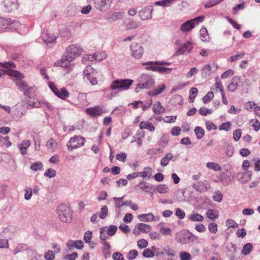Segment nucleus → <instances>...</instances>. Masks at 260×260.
<instances>
[{"label": "nucleus", "instance_id": "f257e3e1", "mask_svg": "<svg viewBox=\"0 0 260 260\" xmlns=\"http://www.w3.org/2000/svg\"><path fill=\"white\" fill-rule=\"evenodd\" d=\"M82 52V49L79 46L71 45L68 46L64 54L62 57L59 66L66 68L67 72H69L72 70L73 64L71 62L75 58L79 56Z\"/></svg>", "mask_w": 260, "mask_h": 260}, {"label": "nucleus", "instance_id": "f03ea898", "mask_svg": "<svg viewBox=\"0 0 260 260\" xmlns=\"http://www.w3.org/2000/svg\"><path fill=\"white\" fill-rule=\"evenodd\" d=\"M59 219L63 222H69L72 218V210L64 204L60 205L57 209Z\"/></svg>", "mask_w": 260, "mask_h": 260}, {"label": "nucleus", "instance_id": "7ed1b4c3", "mask_svg": "<svg viewBox=\"0 0 260 260\" xmlns=\"http://www.w3.org/2000/svg\"><path fill=\"white\" fill-rule=\"evenodd\" d=\"M133 83V80L131 79H117L111 83L110 88L111 90H126Z\"/></svg>", "mask_w": 260, "mask_h": 260}, {"label": "nucleus", "instance_id": "20e7f679", "mask_svg": "<svg viewBox=\"0 0 260 260\" xmlns=\"http://www.w3.org/2000/svg\"><path fill=\"white\" fill-rule=\"evenodd\" d=\"M8 75L10 76L17 78L15 82L16 85L18 87L19 90L21 91H23L26 89V88L28 85L25 82L21 80L22 78H24V76L22 74L17 71L10 70L8 72Z\"/></svg>", "mask_w": 260, "mask_h": 260}, {"label": "nucleus", "instance_id": "39448f33", "mask_svg": "<svg viewBox=\"0 0 260 260\" xmlns=\"http://www.w3.org/2000/svg\"><path fill=\"white\" fill-rule=\"evenodd\" d=\"M85 140L80 136H75L71 138L67 144L68 149L72 151L74 149H77L82 147L84 145Z\"/></svg>", "mask_w": 260, "mask_h": 260}, {"label": "nucleus", "instance_id": "423d86ee", "mask_svg": "<svg viewBox=\"0 0 260 260\" xmlns=\"http://www.w3.org/2000/svg\"><path fill=\"white\" fill-rule=\"evenodd\" d=\"M204 18V16H201L186 21L181 25L180 30L183 32L189 31L194 27L196 25L202 22Z\"/></svg>", "mask_w": 260, "mask_h": 260}, {"label": "nucleus", "instance_id": "0eeeda50", "mask_svg": "<svg viewBox=\"0 0 260 260\" xmlns=\"http://www.w3.org/2000/svg\"><path fill=\"white\" fill-rule=\"evenodd\" d=\"M113 1L114 0H95L94 7L100 12H105L110 9Z\"/></svg>", "mask_w": 260, "mask_h": 260}, {"label": "nucleus", "instance_id": "6e6552de", "mask_svg": "<svg viewBox=\"0 0 260 260\" xmlns=\"http://www.w3.org/2000/svg\"><path fill=\"white\" fill-rule=\"evenodd\" d=\"M131 55L136 59H140L144 53V48L141 43L133 42L130 46Z\"/></svg>", "mask_w": 260, "mask_h": 260}, {"label": "nucleus", "instance_id": "1a4fd4ad", "mask_svg": "<svg viewBox=\"0 0 260 260\" xmlns=\"http://www.w3.org/2000/svg\"><path fill=\"white\" fill-rule=\"evenodd\" d=\"M20 25V23L18 21H12L11 19H6L0 17V27L13 29L19 27Z\"/></svg>", "mask_w": 260, "mask_h": 260}, {"label": "nucleus", "instance_id": "9d476101", "mask_svg": "<svg viewBox=\"0 0 260 260\" xmlns=\"http://www.w3.org/2000/svg\"><path fill=\"white\" fill-rule=\"evenodd\" d=\"M153 8L152 6H147L141 11H139L138 14L140 18L143 20L150 19L152 18V12Z\"/></svg>", "mask_w": 260, "mask_h": 260}, {"label": "nucleus", "instance_id": "9b49d317", "mask_svg": "<svg viewBox=\"0 0 260 260\" xmlns=\"http://www.w3.org/2000/svg\"><path fill=\"white\" fill-rule=\"evenodd\" d=\"M105 112L103 106H96L92 108H88L86 109V113L93 117L100 116Z\"/></svg>", "mask_w": 260, "mask_h": 260}, {"label": "nucleus", "instance_id": "f8f14e48", "mask_svg": "<svg viewBox=\"0 0 260 260\" xmlns=\"http://www.w3.org/2000/svg\"><path fill=\"white\" fill-rule=\"evenodd\" d=\"M192 187L195 190L201 192L206 191L210 188L207 180L193 183Z\"/></svg>", "mask_w": 260, "mask_h": 260}, {"label": "nucleus", "instance_id": "ddd939ff", "mask_svg": "<svg viewBox=\"0 0 260 260\" xmlns=\"http://www.w3.org/2000/svg\"><path fill=\"white\" fill-rule=\"evenodd\" d=\"M141 81L143 82L145 85V88H149L153 86L154 84V81L152 77L148 75H142L141 77Z\"/></svg>", "mask_w": 260, "mask_h": 260}, {"label": "nucleus", "instance_id": "4468645a", "mask_svg": "<svg viewBox=\"0 0 260 260\" xmlns=\"http://www.w3.org/2000/svg\"><path fill=\"white\" fill-rule=\"evenodd\" d=\"M4 4L6 10L9 12L16 10L18 7L17 0H4Z\"/></svg>", "mask_w": 260, "mask_h": 260}, {"label": "nucleus", "instance_id": "2eb2a0df", "mask_svg": "<svg viewBox=\"0 0 260 260\" xmlns=\"http://www.w3.org/2000/svg\"><path fill=\"white\" fill-rule=\"evenodd\" d=\"M124 12H116L112 13L109 15L106 20L109 22H113L117 20L121 19L124 17Z\"/></svg>", "mask_w": 260, "mask_h": 260}, {"label": "nucleus", "instance_id": "dca6fc26", "mask_svg": "<svg viewBox=\"0 0 260 260\" xmlns=\"http://www.w3.org/2000/svg\"><path fill=\"white\" fill-rule=\"evenodd\" d=\"M57 37L51 34H46L43 37V41L49 46H51L53 44L56 43Z\"/></svg>", "mask_w": 260, "mask_h": 260}, {"label": "nucleus", "instance_id": "f3484780", "mask_svg": "<svg viewBox=\"0 0 260 260\" xmlns=\"http://www.w3.org/2000/svg\"><path fill=\"white\" fill-rule=\"evenodd\" d=\"M192 44L190 42L183 44L177 51V53L181 55L185 53H188L192 49Z\"/></svg>", "mask_w": 260, "mask_h": 260}, {"label": "nucleus", "instance_id": "a211bd4d", "mask_svg": "<svg viewBox=\"0 0 260 260\" xmlns=\"http://www.w3.org/2000/svg\"><path fill=\"white\" fill-rule=\"evenodd\" d=\"M55 95L62 100H66L70 96V93L65 87H62L58 89L55 92Z\"/></svg>", "mask_w": 260, "mask_h": 260}, {"label": "nucleus", "instance_id": "6ab92c4d", "mask_svg": "<svg viewBox=\"0 0 260 260\" xmlns=\"http://www.w3.org/2000/svg\"><path fill=\"white\" fill-rule=\"evenodd\" d=\"M158 61H149L143 62L142 64L146 66L145 69L147 70H150L153 72H157L158 64Z\"/></svg>", "mask_w": 260, "mask_h": 260}, {"label": "nucleus", "instance_id": "aec40b11", "mask_svg": "<svg viewBox=\"0 0 260 260\" xmlns=\"http://www.w3.org/2000/svg\"><path fill=\"white\" fill-rule=\"evenodd\" d=\"M237 177L242 183H245L250 180L251 174L249 173L239 172L237 174Z\"/></svg>", "mask_w": 260, "mask_h": 260}, {"label": "nucleus", "instance_id": "412c9836", "mask_svg": "<svg viewBox=\"0 0 260 260\" xmlns=\"http://www.w3.org/2000/svg\"><path fill=\"white\" fill-rule=\"evenodd\" d=\"M30 145V142L27 140L23 141L21 144L18 145V147L21 154L25 155L27 153V149L29 147Z\"/></svg>", "mask_w": 260, "mask_h": 260}, {"label": "nucleus", "instance_id": "4be33fe9", "mask_svg": "<svg viewBox=\"0 0 260 260\" xmlns=\"http://www.w3.org/2000/svg\"><path fill=\"white\" fill-rule=\"evenodd\" d=\"M138 188H140L145 190L146 192H148L153 189V186L150 185L146 182H141L135 187L136 189L137 190Z\"/></svg>", "mask_w": 260, "mask_h": 260}, {"label": "nucleus", "instance_id": "5701e85b", "mask_svg": "<svg viewBox=\"0 0 260 260\" xmlns=\"http://www.w3.org/2000/svg\"><path fill=\"white\" fill-rule=\"evenodd\" d=\"M173 158V155L171 153H167L165 154V156L163 157L160 160V165L162 167L167 166L170 161Z\"/></svg>", "mask_w": 260, "mask_h": 260}, {"label": "nucleus", "instance_id": "b1692460", "mask_svg": "<svg viewBox=\"0 0 260 260\" xmlns=\"http://www.w3.org/2000/svg\"><path fill=\"white\" fill-rule=\"evenodd\" d=\"M137 228H139L141 232L144 233H148L151 230V226L148 224L143 223H140L137 224Z\"/></svg>", "mask_w": 260, "mask_h": 260}, {"label": "nucleus", "instance_id": "393cba45", "mask_svg": "<svg viewBox=\"0 0 260 260\" xmlns=\"http://www.w3.org/2000/svg\"><path fill=\"white\" fill-rule=\"evenodd\" d=\"M153 112L157 114L164 113L165 109L161 105L160 102H157L153 104Z\"/></svg>", "mask_w": 260, "mask_h": 260}, {"label": "nucleus", "instance_id": "a878e982", "mask_svg": "<svg viewBox=\"0 0 260 260\" xmlns=\"http://www.w3.org/2000/svg\"><path fill=\"white\" fill-rule=\"evenodd\" d=\"M139 176L145 178L148 177V178H150L152 173V168L149 167H146L144 168V171L143 172H138Z\"/></svg>", "mask_w": 260, "mask_h": 260}, {"label": "nucleus", "instance_id": "bb28decb", "mask_svg": "<svg viewBox=\"0 0 260 260\" xmlns=\"http://www.w3.org/2000/svg\"><path fill=\"white\" fill-rule=\"evenodd\" d=\"M140 129H147L150 132H153L155 127L151 123H149L145 121H142L139 124Z\"/></svg>", "mask_w": 260, "mask_h": 260}, {"label": "nucleus", "instance_id": "cd10ccee", "mask_svg": "<svg viewBox=\"0 0 260 260\" xmlns=\"http://www.w3.org/2000/svg\"><path fill=\"white\" fill-rule=\"evenodd\" d=\"M29 105L33 108H40L43 105H45L47 107L49 108L50 106L48 103L43 101H40L38 100L29 103Z\"/></svg>", "mask_w": 260, "mask_h": 260}, {"label": "nucleus", "instance_id": "c85d7f7f", "mask_svg": "<svg viewBox=\"0 0 260 260\" xmlns=\"http://www.w3.org/2000/svg\"><path fill=\"white\" fill-rule=\"evenodd\" d=\"M46 146L48 149H51L52 151H54L57 148V143L55 140L51 138L47 141Z\"/></svg>", "mask_w": 260, "mask_h": 260}, {"label": "nucleus", "instance_id": "c756f323", "mask_svg": "<svg viewBox=\"0 0 260 260\" xmlns=\"http://www.w3.org/2000/svg\"><path fill=\"white\" fill-rule=\"evenodd\" d=\"M207 217L211 219L215 220L218 218L219 214L216 210L208 209L206 212Z\"/></svg>", "mask_w": 260, "mask_h": 260}, {"label": "nucleus", "instance_id": "7c9ffc66", "mask_svg": "<svg viewBox=\"0 0 260 260\" xmlns=\"http://www.w3.org/2000/svg\"><path fill=\"white\" fill-rule=\"evenodd\" d=\"M72 245L75 246L76 248L80 249L83 247V243L81 240L75 241H69L67 244V246L69 247Z\"/></svg>", "mask_w": 260, "mask_h": 260}, {"label": "nucleus", "instance_id": "2f4dec72", "mask_svg": "<svg viewBox=\"0 0 260 260\" xmlns=\"http://www.w3.org/2000/svg\"><path fill=\"white\" fill-rule=\"evenodd\" d=\"M94 60L100 62L103 60V59L106 58L108 56V55L106 52H101L100 53H95L94 54Z\"/></svg>", "mask_w": 260, "mask_h": 260}, {"label": "nucleus", "instance_id": "473e14b6", "mask_svg": "<svg viewBox=\"0 0 260 260\" xmlns=\"http://www.w3.org/2000/svg\"><path fill=\"white\" fill-rule=\"evenodd\" d=\"M253 249V245L252 244L248 243L243 246L242 253L243 255H246L249 254Z\"/></svg>", "mask_w": 260, "mask_h": 260}, {"label": "nucleus", "instance_id": "72a5a7b5", "mask_svg": "<svg viewBox=\"0 0 260 260\" xmlns=\"http://www.w3.org/2000/svg\"><path fill=\"white\" fill-rule=\"evenodd\" d=\"M166 88V86L164 84L161 85L156 89H154L150 92V94L152 96L157 95L164 92Z\"/></svg>", "mask_w": 260, "mask_h": 260}, {"label": "nucleus", "instance_id": "f704fd0d", "mask_svg": "<svg viewBox=\"0 0 260 260\" xmlns=\"http://www.w3.org/2000/svg\"><path fill=\"white\" fill-rule=\"evenodd\" d=\"M141 217H146V219H144V222H149L154 220V216L152 213H149L138 215L139 219H141Z\"/></svg>", "mask_w": 260, "mask_h": 260}, {"label": "nucleus", "instance_id": "c9c22d12", "mask_svg": "<svg viewBox=\"0 0 260 260\" xmlns=\"http://www.w3.org/2000/svg\"><path fill=\"white\" fill-rule=\"evenodd\" d=\"M188 218L192 221H202L204 220L203 216L198 213L190 215Z\"/></svg>", "mask_w": 260, "mask_h": 260}, {"label": "nucleus", "instance_id": "e433bc0d", "mask_svg": "<svg viewBox=\"0 0 260 260\" xmlns=\"http://www.w3.org/2000/svg\"><path fill=\"white\" fill-rule=\"evenodd\" d=\"M108 207L106 206H103L101 209V211L99 214V216L101 219H105L108 215Z\"/></svg>", "mask_w": 260, "mask_h": 260}, {"label": "nucleus", "instance_id": "4c0bfd02", "mask_svg": "<svg viewBox=\"0 0 260 260\" xmlns=\"http://www.w3.org/2000/svg\"><path fill=\"white\" fill-rule=\"evenodd\" d=\"M190 95L189 96V100L190 103H192L194 101V99L196 98L198 92V90L196 87H192L190 90Z\"/></svg>", "mask_w": 260, "mask_h": 260}, {"label": "nucleus", "instance_id": "58836bf2", "mask_svg": "<svg viewBox=\"0 0 260 260\" xmlns=\"http://www.w3.org/2000/svg\"><path fill=\"white\" fill-rule=\"evenodd\" d=\"M95 73L94 69L91 66H87L83 71L84 79Z\"/></svg>", "mask_w": 260, "mask_h": 260}, {"label": "nucleus", "instance_id": "ea45409f", "mask_svg": "<svg viewBox=\"0 0 260 260\" xmlns=\"http://www.w3.org/2000/svg\"><path fill=\"white\" fill-rule=\"evenodd\" d=\"M194 132L198 139L202 138L205 134L204 130L200 126H197L194 129Z\"/></svg>", "mask_w": 260, "mask_h": 260}, {"label": "nucleus", "instance_id": "a19ab883", "mask_svg": "<svg viewBox=\"0 0 260 260\" xmlns=\"http://www.w3.org/2000/svg\"><path fill=\"white\" fill-rule=\"evenodd\" d=\"M157 191L160 193H166L169 191V188L166 184H159L156 186Z\"/></svg>", "mask_w": 260, "mask_h": 260}, {"label": "nucleus", "instance_id": "79ce46f5", "mask_svg": "<svg viewBox=\"0 0 260 260\" xmlns=\"http://www.w3.org/2000/svg\"><path fill=\"white\" fill-rule=\"evenodd\" d=\"M206 166L207 168L214 171H220L221 169L220 166L218 164L214 162H207Z\"/></svg>", "mask_w": 260, "mask_h": 260}, {"label": "nucleus", "instance_id": "37998d69", "mask_svg": "<svg viewBox=\"0 0 260 260\" xmlns=\"http://www.w3.org/2000/svg\"><path fill=\"white\" fill-rule=\"evenodd\" d=\"M30 168L34 171L41 170L43 169V165L40 162H35L31 164Z\"/></svg>", "mask_w": 260, "mask_h": 260}, {"label": "nucleus", "instance_id": "c03bdc74", "mask_svg": "<svg viewBox=\"0 0 260 260\" xmlns=\"http://www.w3.org/2000/svg\"><path fill=\"white\" fill-rule=\"evenodd\" d=\"M117 230V228L116 225H111L107 230L106 229L107 235L110 236H113Z\"/></svg>", "mask_w": 260, "mask_h": 260}, {"label": "nucleus", "instance_id": "a18cd8bd", "mask_svg": "<svg viewBox=\"0 0 260 260\" xmlns=\"http://www.w3.org/2000/svg\"><path fill=\"white\" fill-rule=\"evenodd\" d=\"M214 98L212 91H209L203 98V102L205 104L209 103Z\"/></svg>", "mask_w": 260, "mask_h": 260}, {"label": "nucleus", "instance_id": "49530a36", "mask_svg": "<svg viewBox=\"0 0 260 260\" xmlns=\"http://www.w3.org/2000/svg\"><path fill=\"white\" fill-rule=\"evenodd\" d=\"M139 23L134 21H131L129 23L126 24V28L127 29H135L138 27Z\"/></svg>", "mask_w": 260, "mask_h": 260}, {"label": "nucleus", "instance_id": "de8ad7c7", "mask_svg": "<svg viewBox=\"0 0 260 260\" xmlns=\"http://www.w3.org/2000/svg\"><path fill=\"white\" fill-rule=\"evenodd\" d=\"M46 260H53L55 258V253L52 250H48L44 254Z\"/></svg>", "mask_w": 260, "mask_h": 260}, {"label": "nucleus", "instance_id": "09e8293b", "mask_svg": "<svg viewBox=\"0 0 260 260\" xmlns=\"http://www.w3.org/2000/svg\"><path fill=\"white\" fill-rule=\"evenodd\" d=\"M160 66H158L157 72L160 74H169L170 73L172 69L163 67H160Z\"/></svg>", "mask_w": 260, "mask_h": 260}, {"label": "nucleus", "instance_id": "8fccbe9b", "mask_svg": "<svg viewBox=\"0 0 260 260\" xmlns=\"http://www.w3.org/2000/svg\"><path fill=\"white\" fill-rule=\"evenodd\" d=\"M180 260H190L191 258V255L185 251H182L179 254Z\"/></svg>", "mask_w": 260, "mask_h": 260}, {"label": "nucleus", "instance_id": "3c124183", "mask_svg": "<svg viewBox=\"0 0 260 260\" xmlns=\"http://www.w3.org/2000/svg\"><path fill=\"white\" fill-rule=\"evenodd\" d=\"M160 233L166 236H172L171 229L167 227H161L159 230Z\"/></svg>", "mask_w": 260, "mask_h": 260}, {"label": "nucleus", "instance_id": "603ef678", "mask_svg": "<svg viewBox=\"0 0 260 260\" xmlns=\"http://www.w3.org/2000/svg\"><path fill=\"white\" fill-rule=\"evenodd\" d=\"M56 171L52 169H48L44 173V175L50 178H53L56 175Z\"/></svg>", "mask_w": 260, "mask_h": 260}, {"label": "nucleus", "instance_id": "864d4df0", "mask_svg": "<svg viewBox=\"0 0 260 260\" xmlns=\"http://www.w3.org/2000/svg\"><path fill=\"white\" fill-rule=\"evenodd\" d=\"M245 55L244 52H241L238 54L231 56L230 58L229 61L230 62L236 61L240 58H242Z\"/></svg>", "mask_w": 260, "mask_h": 260}, {"label": "nucleus", "instance_id": "5fc2aeb1", "mask_svg": "<svg viewBox=\"0 0 260 260\" xmlns=\"http://www.w3.org/2000/svg\"><path fill=\"white\" fill-rule=\"evenodd\" d=\"M95 74H92L89 76H88L85 79H87L89 81L92 85H95L98 84V80L95 77Z\"/></svg>", "mask_w": 260, "mask_h": 260}, {"label": "nucleus", "instance_id": "6e6d98bb", "mask_svg": "<svg viewBox=\"0 0 260 260\" xmlns=\"http://www.w3.org/2000/svg\"><path fill=\"white\" fill-rule=\"evenodd\" d=\"M138 251L136 250H132L127 254V258L129 260L134 259L138 255Z\"/></svg>", "mask_w": 260, "mask_h": 260}, {"label": "nucleus", "instance_id": "4d7b16f0", "mask_svg": "<svg viewBox=\"0 0 260 260\" xmlns=\"http://www.w3.org/2000/svg\"><path fill=\"white\" fill-rule=\"evenodd\" d=\"M231 127V123L230 122H226L222 123L219 126V130H224L225 131H230Z\"/></svg>", "mask_w": 260, "mask_h": 260}, {"label": "nucleus", "instance_id": "13d9d810", "mask_svg": "<svg viewBox=\"0 0 260 260\" xmlns=\"http://www.w3.org/2000/svg\"><path fill=\"white\" fill-rule=\"evenodd\" d=\"M177 241L178 242L181 244H185L186 243V240L185 239V235L184 233H179L177 234Z\"/></svg>", "mask_w": 260, "mask_h": 260}, {"label": "nucleus", "instance_id": "bf43d9fd", "mask_svg": "<svg viewBox=\"0 0 260 260\" xmlns=\"http://www.w3.org/2000/svg\"><path fill=\"white\" fill-rule=\"evenodd\" d=\"M242 131L241 129H236L233 132V139L235 141H238L241 138Z\"/></svg>", "mask_w": 260, "mask_h": 260}, {"label": "nucleus", "instance_id": "052dcab7", "mask_svg": "<svg viewBox=\"0 0 260 260\" xmlns=\"http://www.w3.org/2000/svg\"><path fill=\"white\" fill-rule=\"evenodd\" d=\"M213 200L217 202H220L222 200V194L219 191H217L213 196Z\"/></svg>", "mask_w": 260, "mask_h": 260}, {"label": "nucleus", "instance_id": "680f3d73", "mask_svg": "<svg viewBox=\"0 0 260 260\" xmlns=\"http://www.w3.org/2000/svg\"><path fill=\"white\" fill-rule=\"evenodd\" d=\"M232 80L233 81L231 82V83L228 86V89L230 91L233 92V91H235V90L237 87V82H234V81L236 80H235V77L234 78H233Z\"/></svg>", "mask_w": 260, "mask_h": 260}, {"label": "nucleus", "instance_id": "e2e57ef3", "mask_svg": "<svg viewBox=\"0 0 260 260\" xmlns=\"http://www.w3.org/2000/svg\"><path fill=\"white\" fill-rule=\"evenodd\" d=\"M199 113L202 116H206L207 114H210L212 113V111L211 109H208L205 107H201L199 109Z\"/></svg>", "mask_w": 260, "mask_h": 260}, {"label": "nucleus", "instance_id": "0e129e2a", "mask_svg": "<svg viewBox=\"0 0 260 260\" xmlns=\"http://www.w3.org/2000/svg\"><path fill=\"white\" fill-rule=\"evenodd\" d=\"M143 256L145 257H153L154 254L150 249H145L143 252Z\"/></svg>", "mask_w": 260, "mask_h": 260}, {"label": "nucleus", "instance_id": "69168bd1", "mask_svg": "<svg viewBox=\"0 0 260 260\" xmlns=\"http://www.w3.org/2000/svg\"><path fill=\"white\" fill-rule=\"evenodd\" d=\"M226 225L228 228H235L238 226V224L234 220L231 219L226 220Z\"/></svg>", "mask_w": 260, "mask_h": 260}, {"label": "nucleus", "instance_id": "338daca9", "mask_svg": "<svg viewBox=\"0 0 260 260\" xmlns=\"http://www.w3.org/2000/svg\"><path fill=\"white\" fill-rule=\"evenodd\" d=\"M25 191L24 198L25 200H28L32 196V189L30 187H26L25 189Z\"/></svg>", "mask_w": 260, "mask_h": 260}, {"label": "nucleus", "instance_id": "774afa93", "mask_svg": "<svg viewBox=\"0 0 260 260\" xmlns=\"http://www.w3.org/2000/svg\"><path fill=\"white\" fill-rule=\"evenodd\" d=\"M175 215L180 219H183L185 216L184 211L180 208L176 209Z\"/></svg>", "mask_w": 260, "mask_h": 260}]
</instances>
